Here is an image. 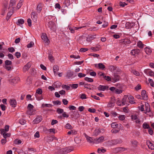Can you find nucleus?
Returning <instances> with one entry per match:
<instances>
[{"mask_svg": "<svg viewBox=\"0 0 154 154\" xmlns=\"http://www.w3.org/2000/svg\"><path fill=\"white\" fill-rule=\"evenodd\" d=\"M109 142L110 145H114L117 144L116 139L112 140L110 141Z\"/></svg>", "mask_w": 154, "mask_h": 154, "instance_id": "56", "label": "nucleus"}, {"mask_svg": "<svg viewBox=\"0 0 154 154\" xmlns=\"http://www.w3.org/2000/svg\"><path fill=\"white\" fill-rule=\"evenodd\" d=\"M62 87L63 88H65L66 90H70V86L66 85H62Z\"/></svg>", "mask_w": 154, "mask_h": 154, "instance_id": "48", "label": "nucleus"}, {"mask_svg": "<svg viewBox=\"0 0 154 154\" xmlns=\"http://www.w3.org/2000/svg\"><path fill=\"white\" fill-rule=\"evenodd\" d=\"M42 4L41 3H39L38 5L36 8V10L37 12L40 13L42 10Z\"/></svg>", "mask_w": 154, "mask_h": 154, "instance_id": "27", "label": "nucleus"}, {"mask_svg": "<svg viewBox=\"0 0 154 154\" xmlns=\"http://www.w3.org/2000/svg\"><path fill=\"white\" fill-rule=\"evenodd\" d=\"M118 125L116 122L112 123L111 124V127L113 128L118 127Z\"/></svg>", "mask_w": 154, "mask_h": 154, "instance_id": "46", "label": "nucleus"}, {"mask_svg": "<svg viewBox=\"0 0 154 154\" xmlns=\"http://www.w3.org/2000/svg\"><path fill=\"white\" fill-rule=\"evenodd\" d=\"M77 132L75 130H72L70 131L67 132V134L68 135L73 134L75 135L76 134Z\"/></svg>", "mask_w": 154, "mask_h": 154, "instance_id": "37", "label": "nucleus"}, {"mask_svg": "<svg viewBox=\"0 0 154 154\" xmlns=\"http://www.w3.org/2000/svg\"><path fill=\"white\" fill-rule=\"evenodd\" d=\"M121 45L124 46L130 43V41L128 38L122 39L119 41Z\"/></svg>", "mask_w": 154, "mask_h": 154, "instance_id": "4", "label": "nucleus"}, {"mask_svg": "<svg viewBox=\"0 0 154 154\" xmlns=\"http://www.w3.org/2000/svg\"><path fill=\"white\" fill-rule=\"evenodd\" d=\"M72 150L73 149L69 147H66L61 149V151L63 152V153L64 154L69 152Z\"/></svg>", "mask_w": 154, "mask_h": 154, "instance_id": "14", "label": "nucleus"}, {"mask_svg": "<svg viewBox=\"0 0 154 154\" xmlns=\"http://www.w3.org/2000/svg\"><path fill=\"white\" fill-rule=\"evenodd\" d=\"M132 73L137 76H139L140 75L139 72L135 70H133L132 71Z\"/></svg>", "mask_w": 154, "mask_h": 154, "instance_id": "54", "label": "nucleus"}, {"mask_svg": "<svg viewBox=\"0 0 154 154\" xmlns=\"http://www.w3.org/2000/svg\"><path fill=\"white\" fill-rule=\"evenodd\" d=\"M16 0H11L8 9L11 8L12 9H14L16 5Z\"/></svg>", "mask_w": 154, "mask_h": 154, "instance_id": "11", "label": "nucleus"}, {"mask_svg": "<svg viewBox=\"0 0 154 154\" xmlns=\"http://www.w3.org/2000/svg\"><path fill=\"white\" fill-rule=\"evenodd\" d=\"M108 87L106 86L100 85L98 88V89L99 91H104L105 90L108 89Z\"/></svg>", "mask_w": 154, "mask_h": 154, "instance_id": "21", "label": "nucleus"}, {"mask_svg": "<svg viewBox=\"0 0 154 154\" xmlns=\"http://www.w3.org/2000/svg\"><path fill=\"white\" fill-rule=\"evenodd\" d=\"M145 110L144 113L147 114V113H149L150 112V105L149 103L146 102L145 104Z\"/></svg>", "mask_w": 154, "mask_h": 154, "instance_id": "8", "label": "nucleus"}, {"mask_svg": "<svg viewBox=\"0 0 154 154\" xmlns=\"http://www.w3.org/2000/svg\"><path fill=\"white\" fill-rule=\"evenodd\" d=\"M146 53L148 55H150L152 53V50L151 49L148 47H146L144 49Z\"/></svg>", "mask_w": 154, "mask_h": 154, "instance_id": "28", "label": "nucleus"}, {"mask_svg": "<svg viewBox=\"0 0 154 154\" xmlns=\"http://www.w3.org/2000/svg\"><path fill=\"white\" fill-rule=\"evenodd\" d=\"M115 92L117 94H120L122 93V90L120 89L116 88Z\"/></svg>", "mask_w": 154, "mask_h": 154, "instance_id": "44", "label": "nucleus"}, {"mask_svg": "<svg viewBox=\"0 0 154 154\" xmlns=\"http://www.w3.org/2000/svg\"><path fill=\"white\" fill-rule=\"evenodd\" d=\"M31 18L33 21L35 23L36 22L37 20V14L35 11H32L31 14Z\"/></svg>", "mask_w": 154, "mask_h": 154, "instance_id": "9", "label": "nucleus"}, {"mask_svg": "<svg viewBox=\"0 0 154 154\" xmlns=\"http://www.w3.org/2000/svg\"><path fill=\"white\" fill-rule=\"evenodd\" d=\"M31 66V63H27L23 67V71L24 72H26L28 71Z\"/></svg>", "mask_w": 154, "mask_h": 154, "instance_id": "19", "label": "nucleus"}, {"mask_svg": "<svg viewBox=\"0 0 154 154\" xmlns=\"http://www.w3.org/2000/svg\"><path fill=\"white\" fill-rule=\"evenodd\" d=\"M8 3H6L3 5L1 12V15H4L7 11Z\"/></svg>", "mask_w": 154, "mask_h": 154, "instance_id": "10", "label": "nucleus"}, {"mask_svg": "<svg viewBox=\"0 0 154 154\" xmlns=\"http://www.w3.org/2000/svg\"><path fill=\"white\" fill-rule=\"evenodd\" d=\"M126 103V100L123 98L121 100H118L116 101V104L119 106H122L125 105Z\"/></svg>", "mask_w": 154, "mask_h": 154, "instance_id": "7", "label": "nucleus"}, {"mask_svg": "<svg viewBox=\"0 0 154 154\" xmlns=\"http://www.w3.org/2000/svg\"><path fill=\"white\" fill-rule=\"evenodd\" d=\"M142 99L144 100H147L148 99L147 95L145 90H142L141 92Z\"/></svg>", "mask_w": 154, "mask_h": 154, "instance_id": "12", "label": "nucleus"}, {"mask_svg": "<svg viewBox=\"0 0 154 154\" xmlns=\"http://www.w3.org/2000/svg\"><path fill=\"white\" fill-rule=\"evenodd\" d=\"M70 2L69 0H65L63 2V4L64 7H68L70 5Z\"/></svg>", "mask_w": 154, "mask_h": 154, "instance_id": "30", "label": "nucleus"}, {"mask_svg": "<svg viewBox=\"0 0 154 154\" xmlns=\"http://www.w3.org/2000/svg\"><path fill=\"white\" fill-rule=\"evenodd\" d=\"M137 45L140 48H143L144 47V45L143 44L141 41H139L137 43Z\"/></svg>", "mask_w": 154, "mask_h": 154, "instance_id": "34", "label": "nucleus"}, {"mask_svg": "<svg viewBox=\"0 0 154 154\" xmlns=\"http://www.w3.org/2000/svg\"><path fill=\"white\" fill-rule=\"evenodd\" d=\"M65 128L67 129H72L73 127L69 123H67L65 126Z\"/></svg>", "mask_w": 154, "mask_h": 154, "instance_id": "42", "label": "nucleus"}, {"mask_svg": "<svg viewBox=\"0 0 154 154\" xmlns=\"http://www.w3.org/2000/svg\"><path fill=\"white\" fill-rule=\"evenodd\" d=\"M118 118L119 120L123 121L125 119V116L124 115H120Z\"/></svg>", "mask_w": 154, "mask_h": 154, "instance_id": "43", "label": "nucleus"}, {"mask_svg": "<svg viewBox=\"0 0 154 154\" xmlns=\"http://www.w3.org/2000/svg\"><path fill=\"white\" fill-rule=\"evenodd\" d=\"M34 44L32 42H31L27 45V47L28 48H30L32 46V45Z\"/></svg>", "mask_w": 154, "mask_h": 154, "instance_id": "64", "label": "nucleus"}, {"mask_svg": "<svg viewBox=\"0 0 154 154\" xmlns=\"http://www.w3.org/2000/svg\"><path fill=\"white\" fill-rule=\"evenodd\" d=\"M34 108L33 106L31 104H29L27 106L28 110L27 112V114L30 115L33 114V109Z\"/></svg>", "mask_w": 154, "mask_h": 154, "instance_id": "6", "label": "nucleus"}, {"mask_svg": "<svg viewBox=\"0 0 154 154\" xmlns=\"http://www.w3.org/2000/svg\"><path fill=\"white\" fill-rule=\"evenodd\" d=\"M84 79L85 81L88 82H93V80L91 78L86 77H85Z\"/></svg>", "mask_w": 154, "mask_h": 154, "instance_id": "49", "label": "nucleus"}, {"mask_svg": "<svg viewBox=\"0 0 154 154\" xmlns=\"http://www.w3.org/2000/svg\"><path fill=\"white\" fill-rule=\"evenodd\" d=\"M12 62L8 60H7L5 61V64L6 65L5 66L11 65L12 64Z\"/></svg>", "mask_w": 154, "mask_h": 154, "instance_id": "50", "label": "nucleus"}, {"mask_svg": "<svg viewBox=\"0 0 154 154\" xmlns=\"http://www.w3.org/2000/svg\"><path fill=\"white\" fill-rule=\"evenodd\" d=\"M91 49L94 51H98L100 49V47L99 46H97L94 47H92Z\"/></svg>", "mask_w": 154, "mask_h": 154, "instance_id": "45", "label": "nucleus"}, {"mask_svg": "<svg viewBox=\"0 0 154 154\" xmlns=\"http://www.w3.org/2000/svg\"><path fill=\"white\" fill-rule=\"evenodd\" d=\"M42 93V91L41 88H38L37 89L36 91V93L35 94V97H36L37 95H38V94H41Z\"/></svg>", "mask_w": 154, "mask_h": 154, "instance_id": "29", "label": "nucleus"}, {"mask_svg": "<svg viewBox=\"0 0 154 154\" xmlns=\"http://www.w3.org/2000/svg\"><path fill=\"white\" fill-rule=\"evenodd\" d=\"M8 51L10 52L13 53L15 51V49L13 47L9 48L8 49Z\"/></svg>", "mask_w": 154, "mask_h": 154, "instance_id": "62", "label": "nucleus"}, {"mask_svg": "<svg viewBox=\"0 0 154 154\" xmlns=\"http://www.w3.org/2000/svg\"><path fill=\"white\" fill-rule=\"evenodd\" d=\"M84 87L85 88L88 89L90 90L91 89V85L89 84H85Z\"/></svg>", "mask_w": 154, "mask_h": 154, "instance_id": "52", "label": "nucleus"}, {"mask_svg": "<svg viewBox=\"0 0 154 154\" xmlns=\"http://www.w3.org/2000/svg\"><path fill=\"white\" fill-rule=\"evenodd\" d=\"M146 143L149 149L152 150L154 149V145L150 141L147 140Z\"/></svg>", "mask_w": 154, "mask_h": 154, "instance_id": "17", "label": "nucleus"}, {"mask_svg": "<svg viewBox=\"0 0 154 154\" xmlns=\"http://www.w3.org/2000/svg\"><path fill=\"white\" fill-rule=\"evenodd\" d=\"M42 39L45 42L47 45L49 44L50 41L48 38L46 34L45 33H42L41 35Z\"/></svg>", "mask_w": 154, "mask_h": 154, "instance_id": "1", "label": "nucleus"}, {"mask_svg": "<svg viewBox=\"0 0 154 154\" xmlns=\"http://www.w3.org/2000/svg\"><path fill=\"white\" fill-rule=\"evenodd\" d=\"M105 140L104 137L103 136H101L99 137L96 138L94 140V143H102Z\"/></svg>", "mask_w": 154, "mask_h": 154, "instance_id": "3", "label": "nucleus"}, {"mask_svg": "<svg viewBox=\"0 0 154 154\" xmlns=\"http://www.w3.org/2000/svg\"><path fill=\"white\" fill-rule=\"evenodd\" d=\"M139 52L140 51L138 49H134L131 51V53L132 55H135L138 54Z\"/></svg>", "mask_w": 154, "mask_h": 154, "instance_id": "26", "label": "nucleus"}, {"mask_svg": "<svg viewBox=\"0 0 154 154\" xmlns=\"http://www.w3.org/2000/svg\"><path fill=\"white\" fill-rule=\"evenodd\" d=\"M71 86L73 88L76 89L78 88V84H73L71 85Z\"/></svg>", "mask_w": 154, "mask_h": 154, "instance_id": "59", "label": "nucleus"}, {"mask_svg": "<svg viewBox=\"0 0 154 154\" xmlns=\"http://www.w3.org/2000/svg\"><path fill=\"white\" fill-rule=\"evenodd\" d=\"M131 143L134 147L137 146L138 144V142L137 140H131Z\"/></svg>", "mask_w": 154, "mask_h": 154, "instance_id": "31", "label": "nucleus"}, {"mask_svg": "<svg viewBox=\"0 0 154 154\" xmlns=\"http://www.w3.org/2000/svg\"><path fill=\"white\" fill-rule=\"evenodd\" d=\"M63 109L58 108L57 110V112L59 114L63 113Z\"/></svg>", "mask_w": 154, "mask_h": 154, "instance_id": "53", "label": "nucleus"}, {"mask_svg": "<svg viewBox=\"0 0 154 154\" xmlns=\"http://www.w3.org/2000/svg\"><path fill=\"white\" fill-rule=\"evenodd\" d=\"M149 69H146L144 71V72L146 74H147L148 73L149 75L151 76H154V73L152 71H149Z\"/></svg>", "mask_w": 154, "mask_h": 154, "instance_id": "20", "label": "nucleus"}, {"mask_svg": "<svg viewBox=\"0 0 154 154\" xmlns=\"http://www.w3.org/2000/svg\"><path fill=\"white\" fill-rule=\"evenodd\" d=\"M24 23V20L23 19H19L17 22V24L18 25H20L21 24H23Z\"/></svg>", "mask_w": 154, "mask_h": 154, "instance_id": "33", "label": "nucleus"}, {"mask_svg": "<svg viewBox=\"0 0 154 154\" xmlns=\"http://www.w3.org/2000/svg\"><path fill=\"white\" fill-rule=\"evenodd\" d=\"M19 123L22 125H24L26 122V121L25 120L23 119H20L19 121Z\"/></svg>", "mask_w": 154, "mask_h": 154, "instance_id": "57", "label": "nucleus"}, {"mask_svg": "<svg viewBox=\"0 0 154 154\" xmlns=\"http://www.w3.org/2000/svg\"><path fill=\"white\" fill-rule=\"evenodd\" d=\"M109 69L111 71H113L114 70H116V68L115 66H109Z\"/></svg>", "mask_w": 154, "mask_h": 154, "instance_id": "60", "label": "nucleus"}, {"mask_svg": "<svg viewBox=\"0 0 154 154\" xmlns=\"http://www.w3.org/2000/svg\"><path fill=\"white\" fill-rule=\"evenodd\" d=\"M22 143V141L20 140L16 139L14 141V143L16 144H20Z\"/></svg>", "mask_w": 154, "mask_h": 154, "instance_id": "47", "label": "nucleus"}, {"mask_svg": "<svg viewBox=\"0 0 154 154\" xmlns=\"http://www.w3.org/2000/svg\"><path fill=\"white\" fill-rule=\"evenodd\" d=\"M42 120V118L41 116H38L33 121L34 123H38L40 122Z\"/></svg>", "mask_w": 154, "mask_h": 154, "instance_id": "25", "label": "nucleus"}, {"mask_svg": "<svg viewBox=\"0 0 154 154\" xmlns=\"http://www.w3.org/2000/svg\"><path fill=\"white\" fill-rule=\"evenodd\" d=\"M120 79L119 76L117 74H114L113 77L112 79V81L115 82L118 81Z\"/></svg>", "mask_w": 154, "mask_h": 154, "instance_id": "15", "label": "nucleus"}, {"mask_svg": "<svg viewBox=\"0 0 154 154\" xmlns=\"http://www.w3.org/2000/svg\"><path fill=\"white\" fill-rule=\"evenodd\" d=\"M20 80V78L18 77H15L13 78L9 79V82L11 84L14 85L18 83Z\"/></svg>", "mask_w": 154, "mask_h": 154, "instance_id": "2", "label": "nucleus"}, {"mask_svg": "<svg viewBox=\"0 0 154 154\" xmlns=\"http://www.w3.org/2000/svg\"><path fill=\"white\" fill-rule=\"evenodd\" d=\"M85 135L87 140L88 142H89L90 143H94V140H93L91 137H88L86 134H85Z\"/></svg>", "mask_w": 154, "mask_h": 154, "instance_id": "35", "label": "nucleus"}, {"mask_svg": "<svg viewBox=\"0 0 154 154\" xmlns=\"http://www.w3.org/2000/svg\"><path fill=\"white\" fill-rule=\"evenodd\" d=\"M52 105L50 104H42V105L41 107L42 108H44L45 107H52Z\"/></svg>", "mask_w": 154, "mask_h": 154, "instance_id": "40", "label": "nucleus"}, {"mask_svg": "<svg viewBox=\"0 0 154 154\" xmlns=\"http://www.w3.org/2000/svg\"><path fill=\"white\" fill-rule=\"evenodd\" d=\"M128 99L131 103L132 104L135 103V102L134 100V98L132 96H130L128 97Z\"/></svg>", "mask_w": 154, "mask_h": 154, "instance_id": "36", "label": "nucleus"}, {"mask_svg": "<svg viewBox=\"0 0 154 154\" xmlns=\"http://www.w3.org/2000/svg\"><path fill=\"white\" fill-rule=\"evenodd\" d=\"M86 74L82 73H79L78 74V75L79 78H82L85 77L86 76Z\"/></svg>", "mask_w": 154, "mask_h": 154, "instance_id": "58", "label": "nucleus"}, {"mask_svg": "<svg viewBox=\"0 0 154 154\" xmlns=\"http://www.w3.org/2000/svg\"><path fill=\"white\" fill-rule=\"evenodd\" d=\"M142 126L144 129H149L150 128L149 125L146 122L144 123Z\"/></svg>", "mask_w": 154, "mask_h": 154, "instance_id": "41", "label": "nucleus"}, {"mask_svg": "<svg viewBox=\"0 0 154 154\" xmlns=\"http://www.w3.org/2000/svg\"><path fill=\"white\" fill-rule=\"evenodd\" d=\"M106 80L107 81H111V78L109 76H106L105 75H104L103 78Z\"/></svg>", "mask_w": 154, "mask_h": 154, "instance_id": "55", "label": "nucleus"}, {"mask_svg": "<svg viewBox=\"0 0 154 154\" xmlns=\"http://www.w3.org/2000/svg\"><path fill=\"white\" fill-rule=\"evenodd\" d=\"M0 131L1 134L3 135V137L4 138H6L7 137H10V134L5 132L4 129H1Z\"/></svg>", "mask_w": 154, "mask_h": 154, "instance_id": "13", "label": "nucleus"}, {"mask_svg": "<svg viewBox=\"0 0 154 154\" xmlns=\"http://www.w3.org/2000/svg\"><path fill=\"white\" fill-rule=\"evenodd\" d=\"M115 105V101L113 100H110L108 103L107 106L111 108H113Z\"/></svg>", "mask_w": 154, "mask_h": 154, "instance_id": "24", "label": "nucleus"}, {"mask_svg": "<svg viewBox=\"0 0 154 154\" xmlns=\"http://www.w3.org/2000/svg\"><path fill=\"white\" fill-rule=\"evenodd\" d=\"M23 0H20L18 3L17 4V9H19L21 6H22L23 5Z\"/></svg>", "mask_w": 154, "mask_h": 154, "instance_id": "39", "label": "nucleus"}, {"mask_svg": "<svg viewBox=\"0 0 154 154\" xmlns=\"http://www.w3.org/2000/svg\"><path fill=\"white\" fill-rule=\"evenodd\" d=\"M10 105L12 107H15L17 105L16 100L14 99H11L9 101Z\"/></svg>", "mask_w": 154, "mask_h": 154, "instance_id": "18", "label": "nucleus"}, {"mask_svg": "<svg viewBox=\"0 0 154 154\" xmlns=\"http://www.w3.org/2000/svg\"><path fill=\"white\" fill-rule=\"evenodd\" d=\"M73 75V72L71 71L68 72L67 74V76L69 79L71 78Z\"/></svg>", "mask_w": 154, "mask_h": 154, "instance_id": "38", "label": "nucleus"}, {"mask_svg": "<svg viewBox=\"0 0 154 154\" xmlns=\"http://www.w3.org/2000/svg\"><path fill=\"white\" fill-rule=\"evenodd\" d=\"M95 66L96 67H98L99 69L102 70H103L105 68V65L102 63L96 64L95 65Z\"/></svg>", "mask_w": 154, "mask_h": 154, "instance_id": "16", "label": "nucleus"}, {"mask_svg": "<svg viewBox=\"0 0 154 154\" xmlns=\"http://www.w3.org/2000/svg\"><path fill=\"white\" fill-rule=\"evenodd\" d=\"M97 151L99 153H100L101 152L104 153L106 151V150L104 149L98 148L97 150Z\"/></svg>", "mask_w": 154, "mask_h": 154, "instance_id": "51", "label": "nucleus"}, {"mask_svg": "<svg viewBox=\"0 0 154 154\" xmlns=\"http://www.w3.org/2000/svg\"><path fill=\"white\" fill-rule=\"evenodd\" d=\"M104 132V130L103 128H97L93 132V135L95 136H97L100 133H103Z\"/></svg>", "mask_w": 154, "mask_h": 154, "instance_id": "5", "label": "nucleus"}, {"mask_svg": "<svg viewBox=\"0 0 154 154\" xmlns=\"http://www.w3.org/2000/svg\"><path fill=\"white\" fill-rule=\"evenodd\" d=\"M9 10V12L7 14V16L6 17V19H9L11 16L12 14H13L14 10V9H12L11 8L10 9H8Z\"/></svg>", "mask_w": 154, "mask_h": 154, "instance_id": "23", "label": "nucleus"}, {"mask_svg": "<svg viewBox=\"0 0 154 154\" xmlns=\"http://www.w3.org/2000/svg\"><path fill=\"white\" fill-rule=\"evenodd\" d=\"M54 72L55 74H57V72L59 70V67L57 65H54L53 67Z\"/></svg>", "mask_w": 154, "mask_h": 154, "instance_id": "32", "label": "nucleus"}, {"mask_svg": "<svg viewBox=\"0 0 154 154\" xmlns=\"http://www.w3.org/2000/svg\"><path fill=\"white\" fill-rule=\"evenodd\" d=\"M48 26L51 29H53L55 27V25L54 23L52 21H50L48 23Z\"/></svg>", "mask_w": 154, "mask_h": 154, "instance_id": "22", "label": "nucleus"}, {"mask_svg": "<svg viewBox=\"0 0 154 154\" xmlns=\"http://www.w3.org/2000/svg\"><path fill=\"white\" fill-rule=\"evenodd\" d=\"M15 55L16 57L18 58L20 57L21 55V54L20 52H16L15 54Z\"/></svg>", "mask_w": 154, "mask_h": 154, "instance_id": "63", "label": "nucleus"}, {"mask_svg": "<svg viewBox=\"0 0 154 154\" xmlns=\"http://www.w3.org/2000/svg\"><path fill=\"white\" fill-rule=\"evenodd\" d=\"M131 117L132 121L135 120L137 118V116L136 115H131Z\"/></svg>", "mask_w": 154, "mask_h": 154, "instance_id": "61", "label": "nucleus"}]
</instances>
